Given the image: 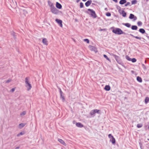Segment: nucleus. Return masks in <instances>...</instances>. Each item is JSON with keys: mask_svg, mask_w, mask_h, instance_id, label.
<instances>
[{"mask_svg": "<svg viewBox=\"0 0 149 149\" xmlns=\"http://www.w3.org/2000/svg\"><path fill=\"white\" fill-rule=\"evenodd\" d=\"M25 86L28 91H30L32 88V86L29 82V78L26 77L25 79Z\"/></svg>", "mask_w": 149, "mask_h": 149, "instance_id": "1", "label": "nucleus"}, {"mask_svg": "<svg viewBox=\"0 0 149 149\" xmlns=\"http://www.w3.org/2000/svg\"><path fill=\"white\" fill-rule=\"evenodd\" d=\"M112 32L116 34H125V33L123 32L121 29L118 28H115L112 30Z\"/></svg>", "mask_w": 149, "mask_h": 149, "instance_id": "2", "label": "nucleus"}, {"mask_svg": "<svg viewBox=\"0 0 149 149\" xmlns=\"http://www.w3.org/2000/svg\"><path fill=\"white\" fill-rule=\"evenodd\" d=\"M87 13L91 15V16L94 18H95L97 17V15L95 14V11L93 9H88Z\"/></svg>", "mask_w": 149, "mask_h": 149, "instance_id": "3", "label": "nucleus"}, {"mask_svg": "<svg viewBox=\"0 0 149 149\" xmlns=\"http://www.w3.org/2000/svg\"><path fill=\"white\" fill-rule=\"evenodd\" d=\"M110 55L111 56H113L115 58L116 61L119 64L123 65V63L121 62L120 58L119 56H117L113 53L111 54Z\"/></svg>", "mask_w": 149, "mask_h": 149, "instance_id": "4", "label": "nucleus"}, {"mask_svg": "<svg viewBox=\"0 0 149 149\" xmlns=\"http://www.w3.org/2000/svg\"><path fill=\"white\" fill-rule=\"evenodd\" d=\"M100 111V110L95 109L93 110H91L90 113V114L91 116H95V113H99Z\"/></svg>", "mask_w": 149, "mask_h": 149, "instance_id": "5", "label": "nucleus"}, {"mask_svg": "<svg viewBox=\"0 0 149 149\" xmlns=\"http://www.w3.org/2000/svg\"><path fill=\"white\" fill-rule=\"evenodd\" d=\"M51 12L53 14H57L59 12V11L54 6L50 8Z\"/></svg>", "mask_w": 149, "mask_h": 149, "instance_id": "6", "label": "nucleus"}, {"mask_svg": "<svg viewBox=\"0 0 149 149\" xmlns=\"http://www.w3.org/2000/svg\"><path fill=\"white\" fill-rule=\"evenodd\" d=\"M108 137L110 139V141L112 144H114L115 143L116 140L113 136L111 134H109L108 135Z\"/></svg>", "mask_w": 149, "mask_h": 149, "instance_id": "7", "label": "nucleus"}, {"mask_svg": "<svg viewBox=\"0 0 149 149\" xmlns=\"http://www.w3.org/2000/svg\"><path fill=\"white\" fill-rule=\"evenodd\" d=\"M55 21L59 24V25L61 27H62V21L61 20H60L57 19H56Z\"/></svg>", "mask_w": 149, "mask_h": 149, "instance_id": "8", "label": "nucleus"}, {"mask_svg": "<svg viewBox=\"0 0 149 149\" xmlns=\"http://www.w3.org/2000/svg\"><path fill=\"white\" fill-rule=\"evenodd\" d=\"M42 42L46 45H48V42L46 38H43L42 40Z\"/></svg>", "mask_w": 149, "mask_h": 149, "instance_id": "9", "label": "nucleus"}, {"mask_svg": "<svg viewBox=\"0 0 149 149\" xmlns=\"http://www.w3.org/2000/svg\"><path fill=\"white\" fill-rule=\"evenodd\" d=\"M119 13L121 14L122 15L123 17H125L126 16V13L124 10H122L121 11H119Z\"/></svg>", "mask_w": 149, "mask_h": 149, "instance_id": "10", "label": "nucleus"}, {"mask_svg": "<svg viewBox=\"0 0 149 149\" xmlns=\"http://www.w3.org/2000/svg\"><path fill=\"white\" fill-rule=\"evenodd\" d=\"M129 18L132 19H134V20H136V17L134 16V15L132 14H130V16L129 17Z\"/></svg>", "mask_w": 149, "mask_h": 149, "instance_id": "11", "label": "nucleus"}, {"mask_svg": "<svg viewBox=\"0 0 149 149\" xmlns=\"http://www.w3.org/2000/svg\"><path fill=\"white\" fill-rule=\"evenodd\" d=\"M92 1L91 0H88L85 3V6L86 7L89 6L91 4Z\"/></svg>", "mask_w": 149, "mask_h": 149, "instance_id": "12", "label": "nucleus"}, {"mask_svg": "<svg viewBox=\"0 0 149 149\" xmlns=\"http://www.w3.org/2000/svg\"><path fill=\"white\" fill-rule=\"evenodd\" d=\"M58 141L60 142L61 144H63V145L66 146V143L64 142V141L62 139H58Z\"/></svg>", "mask_w": 149, "mask_h": 149, "instance_id": "13", "label": "nucleus"}, {"mask_svg": "<svg viewBox=\"0 0 149 149\" xmlns=\"http://www.w3.org/2000/svg\"><path fill=\"white\" fill-rule=\"evenodd\" d=\"M56 6L57 8L59 9H61L62 8L61 5L58 2L56 3Z\"/></svg>", "mask_w": 149, "mask_h": 149, "instance_id": "14", "label": "nucleus"}, {"mask_svg": "<svg viewBox=\"0 0 149 149\" xmlns=\"http://www.w3.org/2000/svg\"><path fill=\"white\" fill-rule=\"evenodd\" d=\"M90 49L91 50V51H93L95 52H97V49L96 48L93 46H91L90 47Z\"/></svg>", "mask_w": 149, "mask_h": 149, "instance_id": "15", "label": "nucleus"}, {"mask_svg": "<svg viewBox=\"0 0 149 149\" xmlns=\"http://www.w3.org/2000/svg\"><path fill=\"white\" fill-rule=\"evenodd\" d=\"M48 3L49 6L50 7V8L54 7L53 3H52L50 1H48Z\"/></svg>", "mask_w": 149, "mask_h": 149, "instance_id": "16", "label": "nucleus"}, {"mask_svg": "<svg viewBox=\"0 0 149 149\" xmlns=\"http://www.w3.org/2000/svg\"><path fill=\"white\" fill-rule=\"evenodd\" d=\"M76 125L77 126L81 128L83 127V125L80 123H77L76 124Z\"/></svg>", "mask_w": 149, "mask_h": 149, "instance_id": "17", "label": "nucleus"}, {"mask_svg": "<svg viewBox=\"0 0 149 149\" xmlns=\"http://www.w3.org/2000/svg\"><path fill=\"white\" fill-rule=\"evenodd\" d=\"M104 89L107 91H109L110 89V87L109 85H106L105 86Z\"/></svg>", "mask_w": 149, "mask_h": 149, "instance_id": "18", "label": "nucleus"}, {"mask_svg": "<svg viewBox=\"0 0 149 149\" xmlns=\"http://www.w3.org/2000/svg\"><path fill=\"white\" fill-rule=\"evenodd\" d=\"M126 2V0H121L119 2V3L120 4L122 5L125 3Z\"/></svg>", "mask_w": 149, "mask_h": 149, "instance_id": "19", "label": "nucleus"}, {"mask_svg": "<svg viewBox=\"0 0 149 149\" xmlns=\"http://www.w3.org/2000/svg\"><path fill=\"white\" fill-rule=\"evenodd\" d=\"M136 79L137 81L139 82H142V80L141 78L139 76L137 77Z\"/></svg>", "mask_w": 149, "mask_h": 149, "instance_id": "20", "label": "nucleus"}, {"mask_svg": "<svg viewBox=\"0 0 149 149\" xmlns=\"http://www.w3.org/2000/svg\"><path fill=\"white\" fill-rule=\"evenodd\" d=\"M123 24L128 28L130 27L131 26V24L129 23H123Z\"/></svg>", "mask_w": 149, "mask_h": 149, "instance_id": "21", "label": "nucleus"}, {"mask_svg": "<svg viewBox=\"0 0 149 149\" xmlns=\"http://www.w3.org/2000/svg\"><path fill=\"white\" fill-rule=\"evenodd\" d=\"M137 28V26L134 25L132 26L131 27L132 29L133 30H136Z\"/></svg>", "mask_w": 149, "mask_h": 149, "instance_id": "22", "label": "nucleus"}, {"mask_svg": "<svg viewBox=\"0 0 149 149\" xmlns=\"http://www.w3.org/2000/svg\"><path fill=\"white\" fill-rule=\"evenodd\" d=\"M139 31L143 34L145 32V30L143 29H140L139 30Z\"/></svg>", "mask_w": 149, "mask_h": 149, "instance_id": "23", "label": "nucleus"}, {"mask_svg": "<svg viewBox=\"0 0 149 149\" xmlns=\"http://www.w3.org/2000/svg\"><path fill=\"white\" fill-rule=\"evenodd\" d=\"M26 111H23L20 114V115L21 116H22L26 114Z\"/></svg>", "mask_w": 149, "mask_h": 149, "instance_id": "24", "label": "nucleus"}, {"mask_svg": "<svg viewBox=\"0 0 149 149\" xmlns=\"http://www.w3.org/2000/svg\"><path fill=\"white\" fill-rule=\"evenodd\" d=\"M25 125V124L23 123H21L19 125V127L21 129L22 127H23Z\"/></svg>", "mask_w": 149, "mask_h": 149, "instance_id": "25", "label": "nucleus"}, {"mask_svg": "<svg viewBox=\"0 0 149 149\" xmlns=\"http://www.w3.org/2000/svg\"><path fill=\"white\" fill-rule=\"evenodd\" d=\"M145 103L147 104L149 101V97H146L145 99Z\"/></svg>", "mask_w": 149, "mask_h": 149, "instance_id": "26", "label": "nucleus"}, {"mask_svg": "<svg viewBox=\"0 0 149 149\" xmlns=\"http://www.w3.org/2000/svg\"><path fill=\"white\" fill-rule=\"evenodd\" d=\"M103 56L107 60H108V61H109L110 62H111V61H110V60L109 59V58H108L107 56L105 54H104L103 55Z\"/></svg>", "mask_w": 149, "mask_h": 149, "instance_id": "27", "label": "nucleus"}, {"mask_svg": "<svg viewBox=\"0 0 149 149\" xmlns=\"http://www.w3.org/2000/svg\"><path fill=\"white\" fill-rule=\"evenodd\" d=\"M125 58L127 60L129 61H131L132 58H130L128 56H125Z\"/></svg>", "mask_w": 149, "mask_h": 149, "instance_id": "28", "label": "nucleus"}, {"mask_svg": "<svg viewBox=\"0 0 149 149\" xmlns=\"http://www.w3.org/2000/svg\"><path fill=\"white\" fill-rule=\"evenodd\" d=\"M137 2L136 0H133L132 1V4H135Z\"/></svg>", "mask_w": 149, "mask_h": 149, "instance_id": "29", "label": "nucleus"}, {"mask_svg": "<svg viewBox=\"0 0 149 149\" xmlns=\"http://www.w3.org/2000/svg\"><path fill=\"white\" fill-rule=\"evenodd\" d=\"M24 134V133L23 132H21L20 133L17 134V136L19 137L20 136V135H22Z\"/></svg>", "mask_w": 149, "mask_h": 149, "instance_id": "30", "label": "nucleus"}, {"mask_svg": "<svg viewBox=\"0 0 149 149\" xmlns=\"http://www.w3.org/2000/svg\"><path fill=\"white\" fill-rule=\"evenodd\" d=\"M60 97L62 99V100L63 102H64L65 100V99L63 96L62 95H60Z\"/></svg>", "mask_w": 149, "mask_h": 149, "instance_id": "31", "label": "nucleus"}, {"mask_svg": "<svg viewBox=\"0 0 149 149\" xmlns=\"http://www.w3.org/2000/svg\"><path fill=\"white\" fill-rule=\"evenodd\" d=\"M131 61L133 63H134L136 61V60L135 58H133L131 59Z\"/></svg>", "mask_w": 149, "mask_h": 149, "instance_id": "32", "label": "nucleus"}, {"mask_svg": "<svg viewBox=\"0 0 149 149\" xmlns=\"http://www.w3.org/2000/svg\"><path fill=\"white\" fill-rule=\"evenodd\" d=\"M131 6L130 3V2H127V3L125 4V6Z\"/></svg>", "mask_w": 149, "mask_h": 149, "instance_id": "33", "label": "nucleus"}, {"mask_svg": "<svg viewBox=\"0 0 149 149\" xmlns=\"http://www.w3.org/2000/svg\"><path fill=\"white\" fill-rule=\"evenodd\" d=\"M142 23L141 22H138L137 23V24L139 26H141L142 25Z\"/></svg>", "mask_w": 149, "mask_h": 149, "instance_id": "34", "label": "nucleus"}, {"mask_svg": "<svg viewBox=\"0 0 149 149\" xmlns=\"http://www.w3.org/2000/svg\"><path fill=\"white\" fill-rule=\"evenodd\" d=\"M84 41L88 43H89V40L88 39H84Z\"/></svg>", "mask_w": 149, "mask_h": 149, "instance_id": "35", "label": "nucleus"}, {"mask_svg": "<svg viewBox=\"0 0 149 149\" xmlns=\"http://www.w3.org/2000/svg\"><path fill=\"white\" fill-rule=\"evenodd\" d=\"M137 126L138 128H141L142 127V125L141 124H138Z\"/></svg>", "mask_w": 149, "mask_h": 149, "instance_id": "36", "label": "nucleus"}, {"mask_svg": "<svg viewBox=\"0 0 149 149\" xmlns=\"http://www.w3.org/2000/svg\"><path fill=\"white\" fill-rule=\"evenodd\" d=\"M83 4L82 2H81L80 3V8H82L83 7Z\"/></svg>", "mask_w": 149, "mask_h": 149, "instance_id": "37", "label": "nucleus"}, {"mask_svg": "<svg viewBox=\"0 0 149 149\" xmlns=\"http://www.w3.org/2000/svg\"><path fill=\"white\" fill-rule=\"evenodd\" d=\"M142 66L143 68V69L144 70H146V66H145V65L144 64H142Z\"/></svg>", "mask_w": 149, "mask_h": 149, "instance_id": "38", "label": "nucleus"}, {"mask_svg": "<svg viewBox=\"0 0 149 149\" xmlns=\"http://www.w3.org/2000/svg\"><path fill=\"white\" fill-rule=\"evenodd\" d=\"M106 15L107 16H110L111 15V14L110 13H107L106 14Z\"/></svg>", "mask_w": 149, "mask_h": 149, "instance_id": "39", "label": "nucleus"}, {"mask_svg": "<svg viewBox=\"0 0 149 149\" xmlns=\"http://www.w3.org/2000/svg\"><path fill=\"white\" fill-rule=\"evenodd\" d=\"M134 38L136 39H138L139 40H141V37L136 36H135Z\"/></svg>", "mask_w": 149, "mask_h": 149, "instance_id": "40", "label": "nucleus"}, {"mask_svg": "<svg viewBox=\"0 0 149 149\" xmlns=\"http://www.w3.org/2000/svg\"><path fill=\"white\" fill-rule=\"evenodd\" d=\"M11 81V79H9L8 80H7V81H6V83H8L9 82H10V81Z\"/></svg>", "mask_w": 149, "mask_h": 149, "instance_id": "41", "label": "nucleus"}, {"mask_svg": "<svg viewBox=\"0 0 149 149\" xmlns=\"http://www.w3.org/2000/svg\"><path fill=\"white\" fill-rule=\"evenodd\" d=\"M24 13V14L25 16L26 15V14H27V12L26 10H23Z\"/></svg>", "mask_w": 149, "mask_h": 149, "instance_id": "42", "label": "nucleus"}, {"mask_svg": "<svg viewBox=\"0 0 149 149\" xmlns=\"http://www.w3.org/2000/svg\"><path fill=\"white\" fill-rule=\"evenodd\" d=\"M60 95H62L63 92L60 89Z\"/></svg>", "mask_w": 149, "mask_h": 149, "instance_id": "43", "label": "nucleus"}, {"mask_svg": "<svg viewBox=\"0 0 149 149\" xmlns=\"http://www.w3.org/2000/svg\"><path fill=\"white\" fill-rule=\"evenodd\" d=\"M15 90V88H13L12 89H11V91L12 92H14Z\"/></svg>", "mask_w": 149, "mask_h": 149, "instance_id": "44", "label": "nucleus"}, {"mask_svg": "<svg viewBox=\"0 0 149 149\" xmlns=\"http://www.w3.org/2000/svg\"><path fill=\"white\" fill-rule=\"evenodd\" d=\"M113 0L116 3H117L118 2L117 0Z\"/></svg>", "mask_w": 149, "mask_h": 149, "instance_id": "45", "label": "nucleus"}, {"mask_svg": "<svg viewBox=\"0 0 149 149\" xmlns=\"http://www.w3.org/2000/svg\"><path fill=\"white\" fill-rule=\"evenodd\" d=\"M130 35L131 36H132V37H134V38L135 36H134L133 35H132V34H130Z\"/></svg>", "mask_w": 149, "mask_h": 149, "instance_id": "46", "label": "nucleus"}, {"mask_svg": "<svg viewBox=\"0 0 149 149\" xmlns=\"http://www.w3.org/2000/svg\"><path fill=\"white\" fill-rule=\"evenodd\" d=\"M19 147H16L15 148V149H19Z\"/></svg>", "mask_w": 149, "mask_h": 149, "instance_id": "47", "label": "nucleus"}, {"mask_svg": "<svg viewBox=\"0 0 149 149\" xmlns=\"http://www.w3.org/2000/svg\"><path fill=\"white\" fill-rule=\"evenodd\" d=\"M83 1H86L87 0H82Z\"/></svg>", "mask_w": 149, "mask_h": 149, "instance_id": "48", "label": "nucleus"}, {"mask_svg": "<svg viewBox=\"0 0 149 149\" xmlns=\"http://www.w3.org/2000/svg\"><path fill=\"white\" fill-rule=\"evenodd\" d=\"M105 10H107V8H105Z\"/></svg>", "mask_w": 149, "mask_h": 149, "instance_id": "49", "label": "nucleus"}, {"mask_svg": "<svg viewBox=\"0 0 149 149\" xmlns=\"http://www.w3.org/2000/svg\"><path fill=\"white\" fill-rule=\"evenodd\" d=\"M79 1V0H77V2H78Z\"/></svg>", "mask_w": 149, "mask_h": 149, "instance_id": "50", "label": "nucleus"}]
</instances>
